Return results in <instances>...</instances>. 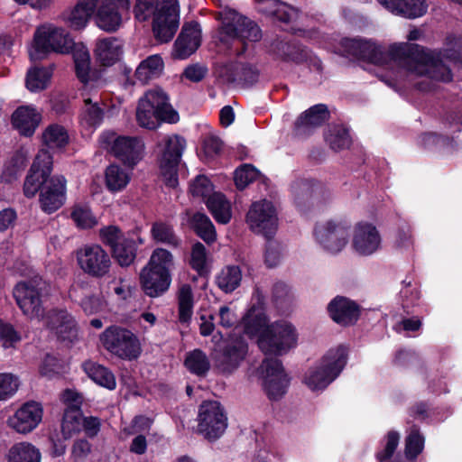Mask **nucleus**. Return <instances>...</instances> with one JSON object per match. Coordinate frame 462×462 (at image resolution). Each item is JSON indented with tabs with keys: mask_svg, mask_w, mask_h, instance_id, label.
<instances>
[{
	"mask_svg": "<svg viewBox=\"0 0 462 462\" xmlns=\"http://www.w3.org/2000/svg\"><path fill=\"white\" fill-rule=\"evenodd\" d=\"M359 60L378 66H387L394 79L406 75L422 76L448 82L452 79L450 69L445 61L462 64V36L447 37L441 51L425 50L414 43H398L388 50L374 42L363 40Z\"/></svg>",
	"mask_w": 462,
	"mask_h": 462,
	"instance_id": "nucleus-1",
	"label": "nucleus"
},
{
	"mask_svg": "<svg viewBox=\"0 0 462 462\" xmlns=\"http://www.w3.org/2000/svg\"><path fill=\"white\" fill-rule=\"evenodd\" d=\"M359 60L378 66H387L394 79L406 75L422 76L448 82L452 79L450 69L445 61L462 64V36L447 37L441 51L425 50L414 43H398L388 50L374 42L363 40Z\"/></svg>",
	"mask_w": 462,
	"mask_h": 462,
	"instance_id": "nucleus-2",
	"label": "nucleus"
},
{
	"mask_svg": "<svg viewBox=\"0 0 462 462\" xmlns=\"http://www.w3.org/2000/svg\"><path fill=\"white\" fill-rule=\"evenodd\" d=\"M242 323L245 334L258 337V346L265 355L282 356L297 345L298 334L291 323L280 320L268 325L264 297L259 289L254 290Z\"/></svg>",
	"mask_w": 462,
	"mask_h": 462,
	"instance_id": "nucleus-3",
	"label": "nucleus"
},
{
	"mask_svg": "<svg viewBox=\"0 0 462 462\" xmlns=\"http://www.w3.org/2000/svg\"><path fill=\"white\" fill-rule=\"evenodd\" d=\"M134 13L139 21L153 16L152 31L160 42H170L180 24L178 0H136Z\"/></svg>",
	"mask_w": 462,
	"mask_h": 462,
	"instance_id": "nucleus-4",
	"label": "nucleus"
},
{
	"mask_svg": "<svg viewBox=\"0 0 462 462\" xmlns=\"http://www.w3.org/2000/svg\"><path fill=\"white\" fill-rule=\"evenodd\" d=\"M218 14L221 25L217 32V40L226 47H229L234 42H239L242 50L237 51V55L246 51L248 42L261 40L262 32L259 26L249 18L230 8L223 9Z\"/></svg>",
	"mask_w": 462,
	"mask_h": 462,
	"instance_id": "nucleus-5",
	"label": "nucleus"
},
{
	"mask_svg": "<svg viewBox=\"0 0 462 462\" xmlns=\"http://www.w3.org/2000/svg\"><path fill=\"white\" fill-rule=\"evenodd\" d=\"M178 120V113L172 108L168 95L161 88L148 90L139 99L136 121L141 127L153 130L162 122L173 124Z\"/></svg>",
	"mask_w": 462,
	"mask_h": 462,
	"instance_id": "nucleus-6",
	"label": "nucleus"
},
{
	"mask_svg": "<svg viewBox=\"0 0 462 462\" xmlns=\"http://www.w3.org/2000/svg\"><path fill=\"white\" fill-rule=\"evenodd\" d=\"M346 361L347 350L345 346L331 348L316 365L308 369L303 383L311 391H322L341 374Z\"/></svg>",
	"mask_w": 462,
	"mask_h": 462,
	"instance_id": "nucleus-7",
	"label": "nucleus"
},
{
	"mask_svg": "<svg viewBox=\"0 0 462 462\" xmlns=\"http://www.w3.org/2000/svg\"><path fill=\"white\" fill-rule=\"evenodd\" d=\"M74 46V40L65 29L52 23L39 26L29 47L31 60L44 59L51 52L66 54Z\"/></svg>",
	"mask_w": 462,
	"mask_h": 462,
	"instance_id": "nucleus-8",
	"label": "nucleus"
},
{
	"mask_svg": "<svg viewBox=\"0 0 462 462\" xmlns=\"http://www.w3.org/2000/svg\"><path fill=\"white\" fill-rule=\"evenodd\" d=\"M103 347L112 355L125 360L136 359L142 351L137 337L119 326H110L100 335Z\"/></svg>",
	"mask_w": 462,
	"mask_h": 462,
	"instance_id": "nucleus-9",
	"label": "nucleus"
},
{
	"mask_svg": "<svg viewBox=\"0 0 462 462\" xmlns=\"http://www.w3.org/2000/svg\"><path fill=\"white\" fill-rule=\"evenodd\" d=\"M185 145V139L177 134L164 135L158 143L160 173L168 187L178 185L177 167Z\"/></svg>",
	"mask_w": 462,
	"mask_h": 462,
	"instance_id": "nucleus-10",
	"label": "nucleus"
},
{
	"mask_svg": "<svg viewBox=\"0 0 462 462\" xmlns=\"http://www.w3.org/2000/svg\"><path fill=\"white\" fill-rule=\"evenodd\" d=\"M101 144L125 165L134 168L143 158L144 143L136 136L117 135L105 132L100 136Z\"/></svg>",
	"mask_w": 462,
	"mask_h": 462,
	"instance_id": "nucleus-11",
	"label": "nucleus"
},
{
	"mask_svg": "<svg viewBox=\"0 0 462 462\" xmlns=\"http://www.w3.org/2000/svg\"><path fill=\"white\" fill-rule=\"evenodd\" d=\"M45 282L39 276L18 282L14 289V297L23 313L29 319L43 318L42 304Z\"/></svg>",
	"mask_w": 462,
	"mask_h": 462,
	"instance_id": "nucleus-12",
	"label": "nucleus"
},
{
	"mask_svg": "<svg viewBox=\"0 0 462 462\" xmlns=\"http://www.w3.org/2000/svg\"><path fill=\"white\" fill-rule=\"evenodd\" d=\"M313 234L320 247L334 254L341 252L347 245L350 226L343 220L328 219L317 223Z\"/></svg>",
	"mask_w": 462,
	"mask_h": 462,
	"instance_id": "nucleus-13",
	"label": "nucleus"
},
{
	"mask_svg": "<svg viewBox=\"0 0 462 462\" xmlns=\"http://www.w3.org/2000/svg\"><path fill=\"white\" fill-rule=\"evenodd\" d=\"M259 374L268 398L273 402L280 401L290 385V378L282 362L278 358H265L259 367Z\"/></svg>",
	"mask_w": 462,
	"mask_h": 462,
	"instance_id": "nucleus-14",
	"label": "nucleus"
},
{
	"mask_svg": "<svg viewBox=\"0 0 462 462\" xmlns=\"http://www.w3.org/2000/svg\"><path fill=\"white\" fill-rule=\"evenodd\" d=\"M246 223L254 233L271 238L278 227L275 207L267 199L254 202L246 214Z\"/></svg>",
	"mask_w": 462,
	"mask_h": 462,
	"instance_id": "nucleus-15",
	"label": "nucleus"
},
{
	"mask_svg": "<svg viewBox=\"0 0 462 462\" xmlns=\"http://www.w3.org/2000/svg\"><path fill=\"white\" fill-rule=\"evenodd\" d=\"M77 261L85 273L95 278L106 276L112 264L110 255L99 245H87L79 249Z\"/></svg>",
	"mask_w": 462,
	"mask_h": 462,
	"instance_id": "nucleus-16",
	"label": "nucleus"
},
{
	"mask_svg": "<svg viewBox=\"0 0 462 462\" xmlns=\"http://www.w3.org/2000/svg\"><path fill=\"white\" fill-rule=\"evenodd\" d=\"M198 421V433L208 441L218 439L227 427L223 406H200Z\"/></svg>",
	"mask_w": 462,
	"mask_h": 462,
	"instance_id": "nucleus-17",
	"label": "nucleus"
},
{
	"mask_svg": "<svg viewBox=\"0 0 462 462\" xmlns=\"http://www.w3.org/2000/svg\"><path fill=\"white\" fill-rule=\"evenodd\" d=\"M53 159L49 151L41 150L27 175L23 184V193L27 198H32L41 190L45 181L50 179L52 171Z\"/></svg>",
	"mask_w": 462,
	"mask_h": 462,
	"instance_id": "nucleus-18",
	"label": "nucleus"
},
{
	"mask_svg": "<svg viewBox=\"0 0 462 462\" xmlns=\"http://www.w3.org/2000/svg\"><path fill=\"white\" fill-rule=\"evenodd\" d=\"M67 199V180L62 175H53L41 188L39 203L41 209L51 214L60 208Z\"/></svg>",
	"mask_w": 462,
	"mask_h": 462,
	"instance_id": "nucleus-19",
	"label": "nucleus"
},
{
	"mask_svg": "<svg viewBox=\"0 0 462 462\" xmlns=\"http://www.w3.org/2000/svg\"><path fill=\"white\" fill-rule=\"evenodd\" d=\"M247 352V343L242 337L231 339L222 349L216 352V366L223 374H231L239 367Z\"/></svg>",
	"mask_w": 462,
	"mask_h": 462,
	"instance_id": "nucleus-20",
	"label": "nucleus"
},
{
	"mask_svg": "<svg viewBox=\"0 0 462 462\" xmlns=\"http://www.w3.org/2000/svg\"><path fill=\"white\" fill-rule=\"evenodd\" d=\"M381 245L382 237L375 226L368 222H359L355 226L352 248L356 254L369 256L378 252Z\"/></svg>",
	"mask_w": 462,
	"mask_h": 462,
	"instance_id": "nucleus-21",
	"label": "nucleus"
},
{
	"mask_svg": "<svg viewBox=\"0 0 462 462\" xmlns=\"http://www.w3.org/2000/svg\"><path fill=\"white\" fill-rule=\"evenodd\" d=\"M45 326L62 341L73 342L78 337V328L74 318L64 310L48 313Z\"/></svg>",
	"mask_w": 462,
	"mask_h": 462,
	"instance_id": "nucleus-22",
	"label": "nucleus"
},
{
	"mask_svg": "<svg viewBox=\"0 0 462 462\" xmlns=\"http://www.w3.org/2000/svg\"><path fill=\"white\" fill-rule=\"evenodd\" d=\"M200 42V25L196 22L184 24L174 43L173 56L181 60L188 58L199 47Z\"/></svg>",
	"mask_w": 462,
	"mask_h": 462,
	"instance_id": "nucleus-23",
	"label": "nucleus"
},
{
	"mask_svg": "<svg viewBox=\"0 0 462 462\" xmlns=\"http://www.w3.org/2000/svg\"><path fill=\"white\" fill-rule=\"evenodd\" d=\"M42 415V406H20L14 414L9 417L7 423L16 432L26 434L40 424Z\"/></svg>",
	"mask_w": 462,
	"mask_h": 462,
	"instance_id": "nucleus-24",
	"label": "nucleus"
},
{
	"mask_svg": "<svg viewBox=\"0 0 462 462\" xmlns=\"http://www.w3.org/2000/svg\"><path fill=\"white\" fill-rule=\"evenodd\" d=\"M140 282L147 296L156 298L169 290L171 283V274H165L145 265L140 273Z\"/></svg>",
	"mask_w": 462,
	"mask_h": 462,
	"instance_id": "nucleus-25",
	"label": "nucleus"
},
{
	"mask_svg": "<svg viewBox=\"0 0 462 462\" xmlns=\"http://www.w3.org/2000/svg\"><path fill=\"white\" fill-rule=\"evenodd\" d=\"M328 118L327 106L322 104L315 105L298 117L294 125V133L298 136L309 135Z\"/></svg>",
	"mask_w": 462,
	"mask_h": 462,
	"instance_id": "nucleus-26",
	"label": "nucleus"
},
{
	"mask_svg": "<svg viewBox=\"0 0 462 462\" xmlns=\"http://www.w3.org/2000/svg\"><path fill=\"white\" fill-rule=\"evenodd\" d=\"M390 13L407 19L423 16L428 11L425 0H377Z\"/></svg>",
	"mask_w": 462,
	"mask_h": 462,
	"instance_id": "nucleus-27",
	"label": "nucleus"
},
{
	"mask_svg": "<svg viewBox=\"0 0 462 462\" xmlns=\"http://www.w3.org/2000/svg\"><path fill=\"white\" fill-rule=\"evenodd\" d=\"M331 319L342 326L354 324L359 316L358 306L345 297H336L328 306Z\"/></svg>",
	"mask_w": 462,
	"mask_h": 462,
	"instance_id": "nucleus-28",
	"label": "nucleus"
},
{
	"mask_svg": "<svg viewBox=\"0 0 462 462\" xmlns=\"http://www.w3.org/2000/svg\"><path fill=\"white\" fill-rule=\"evenodd\" d=\"M41 121V115L32 106L18 107L12 116V123L20 134L31 136Z\"/></svg>",
	"mask_w": 462,
	"mask_h": 462,
	"instance_id": "nucleus-29",
	"label": "nucleus"
},
{
	"mask_svg": "<svg viewBox=\"0 0 462 462\" xmlns=\"http://www.w3.org/2000/svg\"><path fill=\"white\" fill-rule=\"evenodd\" d=\"M260 13L273 16L282 23H290L299 16V10L280 0H255Z\"/></svg>",
	"mask_w": 462,
	"mask_h": 462,
	"instance_id": "nucleus-30",
	"label": "nucleus"
},
{
	"mask_svg": "<svg viewBox=\"0 0 462 462\" xmlns=\"http://www.w3.org/2000/svg\"><path fill=\"white\" fill-rule=\"evenodd\" d=\"M98 0H79L75 7L64 14V21L74 30L86 27L94 14Z\"/></svg>",
	"mask_w": 462,
	"mask_h": 462,
	"instance_id": "nucleus-31",
	"label": "nucleus"
},
{
	"mask_svg": "<svg viewBox=\"0 0 462 462\" xmlns=\"http://www.w3.org/2000/svg\"><path fill=\"white\" fill-rule=\"evenodd\" d=\"M123 54V44L116 38H105L97 42L96 55L103 66H112L117 62Z\"/></svg>",
	"mask_w": 462,
	"mask_h": 462,
	"instance_id": "nucleus-32",
	"label": "nucleus"
},
{
	"mask_svg": "<svg viewBox=\"0 0 462 462\" xmlns=\"http://www.w3.org/2000/svg\"><path fill=\"white\" fill-rule=\"evenodd\" d=\"M95 21L97 25L103 31L115 32L120 27L122 17L114 3L105 1L98 6Z\"/></svg>",
	"mask_w": 462,
	"mask_h": 462,
	"instance_id": "nucleus-33",
	"label": "nucleus"
},
{
	"mask_svg": "<svg viewBox=\"0 0 462 462\" xmlns=\"http://www.w3.org/2000/svg\"><path fill=\"white\" fill-rule=\"evenodd\" d=\"M82 367L88 376L98 385L109 390L116 388V377L108 368L93 361L84 362Z\"/></svg>",
	"mask_w": 462,
	"mask_h": 462,
	"instance_id": "nucleus-34",
	"label": "nucleus"
},
{
	"mask_svg": "<svg viewBox=\"0 0 462 462\" xmlns=\"http://www.w3.org/2000/svg\"><path fill=\"white\" fill-rule=\"evenodd\" d=\"M163 68L164 63L162 57L158 54L151 55L136 68L135 77L141 83L145 84L160 77Z\"/></svg>",
	"mask_w": 462,
	"mask_h": 462,
	"instance_id": "nucleus-35",
	"label": "nucleus"
},
{
	"mask_svg": "<svg viewBox=\"0 0 462 462\" xmlns=\"http://www.w3.org/2000/svg\"><path fill=\"white\" fill-rule=\"evenodd\" d=\"M205 203L217 223L227 224L230 221L232 217L231 205L223 194L214 192L207 199Z\"/></svg>",
	"mask_w": 462,
	"mask_h": 462,
	"instance_id": "nucleus-36",
	"label": "nucleus"
},
{
	"mask_svg": "<svg viewBox=\"0 0 462 462\" xmlns=\"http://www.w3.org/2000/svg\"><path fill=\"white\" fill-rule=\"evenodd\" d=\"M81 406H67L61 420V433L65 439L71 438L81 430L83 413Z\"/></svg>",
	"mask_w": 462,
	"mask_h": 462,
	"instance_id": "nucleus-37",
	"label": "nucleus"
},
{
	"mask_svg": "<svg viewBox=\"0 0 462 462\" xmlns=\"http://www.w3.org/2000/svg\"><path fill=\"white\" fill-rule=\"evenodd\" d=\"M82 96L84 106L79 116L80 124L86 127H97L103 120L104 111L97 101L93 102L88 97V91H83Z\"/></svg>",
	"mask_w": 462,
	"mask_h": 462,
	"instance_id": "nucleus-38",
	"label": "nucleus"
},
{
	"mask_svg": "<svg viewBox=\"0 0 462 462\" xmlns=\"http://www.w3.org/2000/svg\"><path fill=\"white\" fill-rule=\"evenodd\" d=\"M41 458L40 450L28 442L14 444L7 454L8 462H41Z\"/></svg>",
	"mask_w": 462,
	"mask_h": 462,
	"instance_id": "nucleus-39",
	"label": "nucleus"
},
{
	"mask_svg": "<svg viewBox=\"0 0 462 462\" xmlns=\"http://www.w3.org/2000/svg\"><path fill=\"white\" fill-rule=\"evenodd\" d=\"M242 281L241 269L236 265L225 266L216 276V283L226 293L234 291Z\"/></svg>",
	"mask_w": 462,
	"mask_h": 462,
	"instance_id": "nucleus-40",
	"label": "nucleus"
},
{
	"mask_svg": "<svg viewBox=\"0 0 462 462\" xmlns=\"http://www.w3.org/2000/svg\"><path fill=\"white\" fill-rule=\"evenodd\" d=\"M42 141L48 149L60 150L68 144L69 134L62 125L52 124L42 133Z\"/></svg>",
	"mask_w": 462,
	"mask_h": 462,
	"instance_id": "nucleus-41",
	"label": "nucleus"
},
{
	"mask_svg": "<svg viewBox=\"0 0 462 462\" xmlns=\"http://www.w3.org/2000/svg\"><path fill=\"white\" fill-rule=\"evenodd\" d=\"M189 222L196 234L206 243H211L216 240L217 233L215 226L207 215L200 212L195 213Z\"/></svg>",
	"mask_w": 462,
	"mask_h": 462,
	"instance_id": "nucleus-42",
	"label": "nucleus"
},
{
	"mask_svg": "<svg viewBox=\"0 0 462 462\" xmlns=\"http://www.w3.org/2000/svg\"><path fill=\"white\" fill-rule=\"evenodd\" d=\"M193 292L190 285L182 284L178 291L179 320L181 323H189L193 315Z\"/></svg>",
	"mask_w": 462,
	"mask_h": 462,
	"instance_id": "nucleus-43",
	"label": "nucleus"
},
{
	"mask_svg": "<svg viewBox=\"0 0 462 462\" xmlns=\"http://www.w3.org/2000/svg\"><path fill=\"white\" fill-rule=\"evenodd\" d=\"M184 365L189 372L197 376H205L210 369V362L200 349L189 352L186 355Z\"/></svg>",
	"mask_w": 462,
	"mask_h": 462,
	"instance_id": "nucleus-44",
	"label": "nucleus"
},
{
	"mask_svg": "<svg viewBox=\"0 0 462 462\" xmlns=\"http://www.w3.org/2000/svg\"><path fill=\"white\" fill-rule=\"evenodd\" d=\"M131 174L119 165L112 164L106 171V184L109 190L116 192L125 189L129 183Z\"/></svg>",
	"mask_w": 462,
	"mask_h": 462,
	"instance_id": "nucleus-45",
	"label": "nucleus"
},
{
	"mask_svg": "<svg viewBox=\"0 0 462 462\" xmlns=\"http://www.w3.org/2000/svg\"><path fill=\"white\" fill-rule=\"evenodd\" d=\"M22 339V333L12 323L0 319V346L4 350L16 349Z\"/></svg>",
	"mask_w": 462,
	"mask_h": 462,
	"instance_id": "nucleus-46",
	"label": "nucleus"
},
{
	"mask_svg": "<svg viewBox=\"0 0 462 462\" xmlns=\"http://www.w3.org/2000/svg\"><path fill=\"white\" fill-rule=\"evenodd\" d=\"M51 78V69L47 68H32L26 76V88L32 92H38L47 88Z\"/></svg>",
	"mask_w": 462,
	"mask_h": 462,
	"instance_id": "nucleus-47",
	"label": "nucleus"
},
{
	"mask_svg": "<svg viewBox=\"0 0 462 462\" xmlns=\"http://www.w3.org/2000/svg\"><path fill=\"white\" fill-rule=\"evenodd\" d=\"M146 265L165 274H171L174 266L173 255L166 249L157 248L152 252Z\"/></svg>",
	"mask_w": 462,
	"mask_h": 462,
	"instance_id": "nucleus-48",
	"label": "nucleus"
},
{
	"mask_svg": "<svg viewBox=\"0 0 462 462\" xmlns=\"http://www.w3.org/2000/svg\"><path fill=\"white\" fill-rule=\"evenodd\" d=\"M326 142L334 151L348 148L351 143L348 129L343 125L330 126L326 134Z\"/></svg>",
	"mask_w": 462,
	"mask_h": 462,
	"instance_id": "nucleus-49",
	"label": "nucleus"
},
{
	"mask_svg": "<svg viewBox=\"0 0 462 462\" xmlns=\"http://www.w3.org/2000/svg\"><path fill=\"white\" fill-rule=\"evenodd\" d=\"M114 257L121 266H129L136 256V247L133 239L125 238L113 249Z\"/></svg>",
	"mask_w": 462,
	"mask_h": 462,
	"instance_id": "nucleus-50",
	"label": "nucleus"
},
{
	"mask_svg": "<svg viewBox=\"0 0 462 462\" xmlns=\"http://www.w3.org/2000/svg\"><path fill=\"white\" fill-rule=\"evenodd\" d=\"M70 217L79 228H91L97 224L88 205L77 204L72 208Z\"/></svg>",
	"mask_w": 462,
	"mask_h": 462,
	"instance_id": "nucleus-51",
	"label": "nucleus"
},
{
	"mask_svg": "<svg viewBox=\"0 0 462 462\" xmlns=\"http://www.w3.org/2000/svg\"><path fill=\"white\" fill-rule=\"evenodd\" d=\"M273 51L278 58L283 60L300 62L305 57L303 50L296 44L286 42H278L273 47Z\"/></svg>",
	"mask_w": 462,
	"mask_h": 462,
	"instance_id": "nucleus-52",
	"label": "nucleus"
},
{
	"mask_svg": "<svg viewBox=\"0 0 462 462\" xmlns=\"http://www.w3.org/2000/svg\"><path fill=\"white\" fill-rule=\"evenodd\" d=\"M424 448V437L418 431H411L405 439V457L414 461Z\"/></svg>",
	"mask_w": 462,
	"mask_h": 462,
	"instance_id": "nucleus-53",
	"label": "nucleus"
},
{
	"mask_svg": "<svg viewBox=\"0 0 462 462\" xmlns=\"http://www.w3.org/2000/svg\"><path fill=\"white\" fill-rule=\"evenodd\" d=\"M152 235L154 240L160 243L168 244L171 245H178L179 240L174 235L172 227L162 222H158L152 225Z\"/></svg>",
	"mask_w": 462,
	"mask_h": 462,
	"instance_id": "nucleus-54",
	"label": "nucleus"
},
{
	"mask_svg": "<svg viewBox=\"0 0 462 462\" xmlns=\"http://www.w3.org/2000/svg\"><path fill=\"white\" fill-rule=\"evenodd\" d=\"M189 264L199 274L208 271V256L205 246L201 243H197L192 246Z\"/></svg>",
	"mask_w": 462,
	"mask_h": 462,
	"instance_id": "nucleus-55",
	"label": "nucleus"
},
{
	"mask_svg": "<svg viewBox=\"0 0 462 462\" xmlns=\"http://www.w3.org/2000/svg\"><path fill=\"white\" fill-rule=\"evenodd\" d=\"M20 385L19 378L8 373H0V401L12 397Z\"/></svg>",
	"mask_w": 462,
	"mask_h": 462,
	"instance_id": "nucleus-56",
	"label": "nucleus"
},
{
	"mask_svg": "<svg viewBox=\"0 0 462 462\" xmlns=\"http://www.w3.org/2000/svg\"><path fill=\"white\" fill-rule=\"evenodd\" d=\"M259 171L250 164H245L235 171V183L239 189H245L259 177Z\"/></svg>",
	"mask_w": 462,
	"mask_h": 462,
	"instance_id": "nucleus-57",
	"label": "nucleus"
},
{
	"mask_svg": "<svg viewBox=\"0 0 462 462\" xmlns=\"http://www.w3.org/2000/svg\"><path fill=\"white\" fill-rule=\"evenodd\" d=\"M189 190L192 196L201 198L204 202L214 193L210 180L204 175H199L193 180Z\"/></svg>",
	"mask_w": 462,
	"mask_h": 462,
	"instance_id": "nucleus-58",
	"label": "nucleus"
},
{
	"mask_svg": "<svg viewBox=\"0 0 462 462\" xmlns=\"http://www.w3.org/2000/svg\"><path fill=\"white\" fill-rule=\"evenodd\" d=\"M400 440V435L397 431L391 430L386 435V444L383 450L377 451L375 457L379 462H385L394 454Z\"/></svg>",
	"mask_w": 462,
	"mask_h": 462,
	"instance_id": "nucleus-59",
	"label": "nucleus"
},
{
	"mask_svg": "<svg viewBox=\"0 0 462 462\" xmlns=\"http://www.w3.org/2000/svg\"><path fill=\"white\" fill-rule=\"evenodd\" d=\"M215 316L217 318V325L224 328H233L238 321L236 309L230 305L221 306Z\"/></svg>",
	"mask_w": 462,
	"mask_h": 462,
	"instance_id": "nucleus-60",
	"label": "nucleus"
},
{
	"mask_svg": "<svg viewBox=\"0 0 462 462\" xmlns=\"http://www.w3.org/2000/svg\"><path fill=\"white\" fill-rule=\"evenodd\" d=\"M26 166V158L22 153L15 154L5 165L3 171V177L6 181L15 179Z\"/></svg>",
	"mask_w": 462,
	"mask_h": 462,
	"instance_id": "nucleus-61",
	"label": "nucleus"
},
{
	"mask_svg": "<svg viewBox=\"0 0 462 462\" xmlns=\"http://www.w3.org/2000/svg\"><path fill=\"white\" fill-rule=\"evenodd\" d=\"M99 236L102 242L110 246L111 249L125 238L121 230L115 226H109L100 229Z\"/></svg>",
	"mask_w": 462,
	"mask_h": 462,
	"instance_id": "nucleus-62",
	"label": "nucleus"
},
{
	"mask_svg": "<svg viewBox=\"0 0 462 462\" xmlns=\"http://www.w3.org/2000/svg\"><path fill=\"white\" fill-rule=\"evenodd\" d=\"M80 305L84 312L88 315L99 313L106 307V303L104 299L96 295L85 297L80 301Z\"/></svg>",
	"mask_w": 462,
	"mask_h": 462,
	"instance_id": "nucleus-63",
	"label": "nucleus"
},
{
	"mask_svg": "<svg viewBox=\"0 0 462 462\" xmlns=\"http://www.w3.org/2000/svg\"><path fill=\"white\" fill-rule=\"evenodd\" d=\"M61 369L60 361L51 355H46L40 366V374L42 376L52 377L60 374Z\"/></svg>",
	"mask_w": 462,
	"mask_h": 462,
	"instance_id": "nucleus-64",
	"label": "nucleus"
}]
</instances>
